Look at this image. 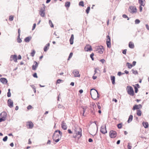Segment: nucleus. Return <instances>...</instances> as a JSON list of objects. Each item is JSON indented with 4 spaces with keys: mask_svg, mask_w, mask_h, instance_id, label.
<instances>
[{
    "mask_svg": "<svg viewBox=\"0 0 149 149\" xmlns=\"http://www.w3.org/2000/svg\"><path fill=\"white\" fill-rule=\"evenodd\" d=\"M90 94L92 98L94 100H95L99 97L97 91L93 88L91 89Z\"/></svg>",
    "mask_w": 149,
    "mask_h": 149,
    "instance_id": "obj_1",
    "label": "nucleus"
},
{
    "mask_svg": "<svg viewBox=\"0 0 149 149\" xmlns=\"http://www.w3.org/2000/svg\"><path fill=\"white\" fill-rule=\"evenodd\" d=\"M74 131L75 132L76 135L75 136H73L74 138H75L77 136L79 135V137H81L82 136L81 134V129L80 127H77L74 129Z\"/></svg>",
    "mask_w": 149,
    "mask_h": 149,
    "instance_id": "obj_2",
    "label": "nucleus"
},
{
    "mask_svg": "<svg viewBox=\"0 0 149 149\" xmlns=\"http://www.w3.org/2000/svg\"><path fill=\"white\" fill-rule=\"evenodd\" d=\"M127 92L128 94L132 96H133L134 93L133 88L132 87L130 86H128L126 88Z\"/></svg>",
    "mask_w": 149,
    "mask_h": 149,
    "instance_id": "obj_3",
    "label": "nucleus"
},
{
    "mask_svg": "<svg viewBox=\"0 0 149 149\" xmlns=\"http://www.w3.org/2000/svg\"><path fill=\"white\" fill-rule=\"evenodd\" d=\"M45 6L44 4H42V7L41 8L39 11V14L42 17H44L45 15Z\"/></svg>",
    "mask_w": 149,
    "mask_h": 149,
    "instance_id": "obj_4",
    "label": "nucleus"
},
{
    "mask_svg": "<svg viewBox=\"0 0 149 149\" xmlns=\"http://www.w3.org/2000/svg\"><path fill=\"white\" fill-rule=\"evenodd\" d=\"M95 51L97 53L102 54L103 53L104 49L102 46H96L95 47Z\"/></svg>",
    "mask_w": 149,
    "mask_h": 149,
    "instance_id": "obj_5",
    "label": "nucleus"
},
{
    "mask_svg": "<svg viewBox=\"0 0 149 149\" xmlns=\"http://www.w3.org/2000/svg\"><path fill=\"white\" fill-rule=\"evenodd\" d=\"M109 136L111 138H114L117 135V133L115 131L111 130L109 132Z\"/></svg>",
    "mask_w": 149,
    "mask_h": 149,
    "instance_id": "obj_6",
    "label": "nucleus"
},
{
    "mask_svg": "<svg viewBox=\"0 0 149 149\" xmlns=\"http://www.w3.org/2000/svg\"><path fill=\"white\" fill-rule=\"evenodd\" d=\"M72 73L75 77H80V74H79V72L77 70L75 69L73 70Z\"/></svg>",
    "mask_w": 149,
    "mask_h": 149,
    "instance_id": "obj_7",
    "label": "nucleus"
},
{
    "mask_svg": "<svg viewBox=\"0 0 149 149\" xmlns=\"http://www.w3.org/2000/svg\"><path fill=\"white\" fill-rule=\"evenodd\" d=\"M107 38L106 43L107 46L109 48H110L111 47V44L110 42V38L109 36L108 35L107 36Z\"/></svg>",
    "mask_w": 149,
    "mask_h": 149,
    "instance_id": "obj_8",
    "label": "nucleus"
},
{
    "mask_svg": "<svg viewBox=\"0 0 149 149\" xmlns=\"http://www.w3.org/2000/svg\"><path fill=\"white\" fill-rule=\"evenodd\" d=\"M100 132L103 134H105L107 132L106 129V126H102L101 127Z\"/></svg>",
    "mask_w": 149,
    "mask_h": 149,
    "instance_id": "obj_9",
    "label": "nucleus"
},
{
    "mask_svg": "<svg viewBox=\"0 0 149 149\" xmlns=\"http://www.w3.org/2000/svg\"><path fill=\"white\" fill-rule=\"evenodd\" d=\"M8 105L10 108H12L13 106V102L11 99H9L8 100Z\"/></svg>",
    "mask_w": 149,
    "mask_h": 149,
    "instance_id": "obj_10",
    "label": "nucleus"
},
{
    "mask_svg": "<svg viewBox=\"0 0 149 149\" xmlns=\"http://www.w3.org/2000/svg\"><path fill=\"white\" fill-rule=\"evenodd\" d=\"M130 9L131 10L130 12L132 13H134L136 12L137 9L136 7L135 6H130Z\"/></svg>",
    "mask_w": 149,
    "mask_h": 149,
    "instance_id": "obj_11",
    "label": "nucleus"
},
{
    "mask_svg": "<svg viewBox=\"0 0 149 149\" xmlns=\"http://www.w3.org/2000/svg\"><path fill=\"white\" fill-rule=\"evenodd\" d=\"M84 49L85 51L87 52L92 50V49L91 46L89 45H87L85 47Z\"/></svg>",
    "mask_w": 149,
    "mask_h": 149,
    "instance_id": "obj_12",
    "label": "nucleus"
},
{
    "mask_svg": "<svg viewBox=\"0 0 149 149\" xmlns=\"http://www.w3.org/2000/svg\"><path fill=\"white\" fill-rule=\"evenodd\" d=\"M142 108V106L141 104L139 105H135L133 107L132 109L134 110L135 109H141Z\"/></svg>",
    "mask_w": 149,
    "mask_h": 149,
    "instance_id": "obj_13",
    "label": "nucleus"
},
{
    "mask_svg": "<svg viewBox=\"0 0 149 149\" xmlns=\"http://www.w3.org/2000/svg\"><path fill=\"white\" fill-rule=\"evenodd\" d=\"M61 126L62 128L64 130H65L67 129V125L63 121L62 122Z\"/></svg>",
    "mask_w": 149,
    "mask_h": 149,
    "instance_id": "obj_14",
    "label": "nucleus"
},
{
    "mask_svg": "<svg viewBox=\"0 0 149 149\" xmlns=\"http://www.w3.org/2000/svg\"><path fill=\"white\" fill-rule=\"evenodd\" d=\"M0 81L3 84H6L7 83L8 81L5 78H0Z\"/></svg>",
    "mask_w": 149,
    "mask_h": 149,
    "instance_id": "obj_15",
    "label": "nucleus"
},
{
    "mask_svg": "<svg viewBox=\"0 0 149 149\" xmlns=\"http://www.w3.org/2000/svg\"><path fill=\"white\" fill-rule=\"evenodd\" d=\"M7 116V113L5 111L2 112L0 114V116L1 117L5 119H6Z\"/></svg>",
    "mask_w": 149,
    "mask_h": 149,
    "instance_id": "obj_16",
    "label": "nucleus"
},
{
    "mask_svg": "<svg viewBox=\"0 0 149 149\" xmlns=\"http://www.w3.org/2000/svg\"><path fill=\"white\" fill-rule=\"evenodd\" d=\"M34 63L35 64V65H33L32 66V69L33 70H35L36 69V68L38 66V64L36 61H34Z\"/></svg>",
    "mask_w": 149,
    "mask_h": 149,
    "instance_id": "obj_17",
    "label": "nucleus"
},
{
    "mask_svg": "<svg viewBox=\"0 0 149 149\" xmlns=\"http://www.w3.org/2000/svg\"><path fill=\"white\" fill-rule=\"evenodd\" d=\"M134 86L135 92L136 93H137L138 91V88H140V86L138 84H136L135 85H133Z\"/></svg>",
    "mask_w": 149,
    "mask_h": 149,
    "instance_id": "obj_18",
    "label": "nucleus"
},
{
    "mask_svg": "<svg viewBox=\"0 0 149 149\" xmlns=\"http://www.w3.org/2000/svg\"><path fill=\"white\" fill-rule=\"evenodd\" d=\"M11 58H12L13 60L15 62H17V56L14 55H11L10 56Z\"/></svg>",
    "mask_w": 149,
    "mask_h": 149,
    "instance_id": "obj_19",
    "label": "nucleus"
},
{
    "mask_svg": "<svg viewBox=\"0 0 149 149\" xmlns=\"http://www.w3.org/2000/svg\"><path fill=\"white\" fill-rule=\"evenodd\" d=\"M29 126L28 128L29 129H32L33 127V124L32 122L31 121L29 122L28 124L27 125Z\"/></svg>",
    "mask_w": 149,
    "mask_h": 149,
    "instance_id": "obj_20",
    "label": "nucleus"
},
{
    "mask_svg": "<svg viewBox=\"0 0 149 149\" xmlns=\"http://www.w3.org/2000/svg\"><path fill=\"white\" fill-rule=\"evenodd\" d=\"M74 39V36L73 34H72L71 37L70 39V43L71 45H72L73 43V40Z\"/></svg>",
    "mask_w": 149,
    "mask_h": 149,
    "instance_id": "obj_21",
    "label": "nucleus"
},
{
    "mask_svg": "<svg viewBox=\"0 0 149 149\" xmlns=\"http://www.w3.org/2000/svg\"><path fill=\"white\" fill-rule=\"evenodd\" d=\"M60 135H58V134H56V133H54L53 136V140H54L56 139H57L58 137H60Z\"/></svg>",
    "mask_w": 149,
    "mask_h": 149,
    "instance_id": "obj_22",
    "label": "nucleus"
},
{
    "mask_svg": "<svg viewBox=\"0 0 149 149\" xmlns=\"http://www.w3.org/2000/svg\"><path fill=\"white\" fill-rule=\"evenodd\" d=\"M49 43H48L46 44L44 48V50L45 52H46L48 49L49 46Z\"/></svg>",
    "mask_w": 149,
    "mask_h": 149,
    "instance_id": "obj_23",
    "label": "nucleus"
},
{
    "mask_svg": "<svg viewBox=\"0 0 149 149\" xmlns=\"http://www.w3.org/2000/svg\"><path fill=\"white\" fill-rule=\"evenodd\" d=\"M129 47L131 49H133L134 47V44L131 42H130L129 44Z\"/></svg>",
    "mask_w": 149,
    "mask_h": 149,
    "instance_id": "obj_24",
    "label": "nucleus"
},
{
    "mask_svg": "<svg viewBox=\"0 0 149 149\" xmlns=\"http://www.w3.org/2000/svg\"><path fill=\"white\" fill-rule=\"evenodd\" d=\"M115 77L114 76H111V81L112 83L113 84H115Z\"/></svg>",
    "mask_w": 149,
    "mask_h": 149,
    "instance_id": "obj_25",
    "label": "nucleus"
},
{
    "mask_svg": "<svg viewBox=\"0 0 149 149\" xmlns=\"http://www.w3.org/2000/svg\"><path fill=\"white\" fill-rule=\"evenodd\" d=\"M31 38V37H27L25 38L24 41L26 42H29Z\"/></svg>",
    "mask_w": 149,
    "mask_h": 149,
    "instance_id": "obj_26",
    "label": "nucleus"
},
{
    "mask_svg": "<svg viewBox=\"0 0 149 149\" xmlns=\"http://www.w3.org/2000/svg\"><path fill=\"white\" fill-rule=\"evenodd\" d=\"M143 125L144 127L146 128H147L148 127V124L147 122H143Z\"/></svg>",
    "mask_w": 149,
    "mask_h": 149,
    "instance_id": "obj_27",
    "label": "nucleus"
},
{
    "mask_svg": "<svg viewBox=\"0 0 149 149\" xmlns=\"http://www.w3.org/2000/svg\"><path fill=\"white\" fill-rule=\"evenodd\" d=\"M132 118L133 116L132 115H130L128 119L127 120V122L128 123H130L132 120Z\"/></svg>",
    "mask_w": 149,
    "mask_h": 149,
    "instance_id": "obj_28",
    "label": "nucleus"
},
{
    "mask_svg": "<svg viewBox=\"0 0 149 149\" xmlns=\"http://www.w3.org/2000/svg\"><path fill=\"white\" fill-rule=\"evenodd\" d=\"M145 0H139V2L141 6H144V4H143V2Z\"/></svg>",
    "mask_w": 149,
    "mask_h": 149,
    "instance_id": "obj_29",
    "label": "nucleus"
},
{
    "mask_svg": "<svg viewBox=\"0 0 149 149\" xmlns=\"http://www.w3.org/2000/svg\"><path fill=\"white\" fill-rule=\"evenodd\" d=\"M70 2L69 1H67L65 3V6L67 8H69L70 6Z\"/></svg>",
    "mask_w": 149,
    "mask_h": 149,
    "instance_id": "obj_30",
    "label": "nucleus"
},
{
    "mask_svg": "<svg viewBox=\"0 0 149 149\" xmlns=\"http://www.w3.org/2000/svg\"><path fill=\"white\" fill-rule=\"evenodd\" d=\"M141 111L140 110H138L137 111V114L139 116H141Z\"/></svg>",
    "mask_w": 149,
    "mask_h": 149,
    "instance_id": "obj_31",
    "label": "nucleus"
},
{
    "mask_svg": "<svg viewBox=\"0 0 149 149\" xmlns=\"http://www.w3.org/2000/svg\"><path fill=\"white\" fill-rule=\"evenodd\" d=\"M126 65L127 66L128 68L130 69L131 68L132 66V65L128 62L127 63Z\"/></svg>",
    "mask_w": 149,
    "mask_h": 149,
    "instance_id": "obj_32",
    "label": "nucleus"
},
{
    "mask_svg": "<svg viewBox=\"0 0 149 149\" xmlns=\"http://www.w3.org/2000/svg\"><path fill=\"white\" fill-rule=\"evenodd\" d=\"M58 132L59 133V134L60 135V136H62V132H61L60 130H56V131H55V133H56H56Z\"/></svg>",
    "mask_w": 149,
    "mask_h": 149,
    "instance_id": "obj_33",
    "label": "nucleus"
},
{
    "mask_svg": "<svg viewBox=\"0 0 149 149\" xmlns=\"http://www.w3.org/2000/svg\"><path fill=\"white\" fill-rule=\"evenodd\" d=\"M36 53V52L34 50H32V52L31 53V56L32 57H33L34 56V55Z\"/></svg>",
    "mask_w": 149,
    "mask_h": 149,
    "instance_id": "obj_34",
    "label": "nucleus"
},
{
    "mask_svg": "<svg viewBox=\"0 0 149 149\" xmlns=\"http://www.w3.org/2000/svg\"><path fill=\"white\" fill-rule=\"evenodd\" d=\"M58 107L59 109H63L65 108L64 107L63 105L60 104L58 105Z\"/></svg>",
    "mask_w": 149,
    "mask_h": 149,
    "instance_id": "obj_35",
    "label": "nucleus"
},
{
    "mask_svg": "<svg viewBox=\"0 0 149 149\" xmlns=\"http://www.w3.org/2000/svg\"><path fill=\"white\" fill-rule=\"evenodd\" d=\"M17 42L19 43H21L22 42V40L20 38V36H18V38L17 39Z\"/></svg>",
    "mask_w": 149,
    "mask_h": 149,
    "instance_id": "obj_36",
    "label": "nucleus"
},
{
    "mask_svg": "<svg viewBox=\"0 0 149 149\" xmlns=\"http://www.w3.org/2000/svg\"><path fill=\"white\" fill-rule=\"evenodd\" d=\"M49 25H50V26L51 27H54V25L53 24L52 21L51 20H49Z\"/></svg>",
    "mask_w": 149,
    "mask_h": 149,
    "instance_id": "obj_37",
    "label": "nucleus"
},
{
    "mask_svg": "<svg viewBox=\"0 0 149 149\" xmlns=\"http://www.w3.org/2000/svg\"><path fill=\"white\" fill-rule=\"evenodd\" d=\"M11 94L10 92V89H8V92L7 93V96L8 97H9L11 96Z\"/></svg>",
    "mask_w": 149,
    "mask_h": 149,
    "instance_id": "obj_38",
    "label": "nucleus"
},
{
    "mask_svg": "<svg viewBox=\"0 0 149 149\" xmlns=\"http://www.w3.org/2000/svg\"><path fill=\"white\" fill-rule=\"evenodd\" d=\"M79 5L80 6H81L82 7L84 6V3L83 1H81L79 2Z\"/></svg>",
    "mask_w": 149,
    "mask_h": 149,
    "instance_id": "obj_39",
    "label": "nucleus"
},
{
    "mask_svg": "<svg viewBox=\"0 0 149 149\" xmlns=\"http://www.w3.org/2000/svg\"><path fill=\"white\" fill-rule=\"evenodd\" d=\"M61 136H60V137H58V138L57 139H54V140L55 141V142H56V143H57L59 141L60 139L61 138Z\"/></svg>",
    "mask_w": 149,
    "mask_h": 149,
    "instance_id": "obj_40",
    "label": "nucleus"
},
{
    "mask_svg": "<svg viewBox=\"0 0 149 149\" xmlns=\"http://www.w3.org/2000/svg\"><path fill=\"white\" fill-rule=\"evenodd\" d=\"M127 148L128 149H131L132 148V146L131 144L130 143H128L127 145Z\"/></svg>",
    "mask_w": 149,
    "mask_h": 149,
    "instance_id": "obj_41",
    "label": "nucleus"
},
{
    "mask_svg": "<svg viewBox=\"0 0 149 149\" xmlns=\"http://www.w3.org/2000/svg\"><path fill=\"white\" fill-rule=\"evenodd\" d=\"M140 22L139 19H136L135 21V23L136 24H138Z\"/></svg>",
    "mask_w": 149,
    "mask_h": 149,
    "instance_id": "obj_42",
    "label": "nucleus"
},
{
    "mask_svg": "<svg viewBox=\"0 0 149 149\" xmlns=\"http://www.w3.org/2000/svg\"><path fill=\"white\" fill-rule=\"evenodd\" d=\"M94 54L93 53H92L90 55V57L93 61L94 60V58H93V56H94Z\"/></svg>",
    "mask_w": 149,
    "mask_h": 149,
    "instance_id": "obj_43",
    "label": "nucleus"
},
{
    "mask_svg": "<svg viewBox=\"0 0 149 149\" xmlns=\"http://www.w3.org/2000/svg\"><path fill=\"white\" fill-rule=\"evenodd\" d=\"M90 9V7H88L86 10V12L88 14Z\"/></svg>",
    "mask_w": 149,
    "mask_h": 149,
    "instance_id": "obj_44",
    "label": "nucleus"
},
{
    "mask_svg": "<svg viewBox=\"0 0 149 149\" xmlns=\"http://www.w3.org/2000/svg\"><path fill=\"white\" fill-rule=\"evenodd\" d=\"M123 18H127V20H129V18L125 14L123 15Z\"/></svg>",
    "mask_w": 149,
    "mask_h": 149,
    "instance_id": "obj_45",
    "label": "nucleus"
},
{
    "mask_svg": "<svg viewBox=\"0 0 149 149\" xmlns=\"http://www.w3.org/2000/svg\"><path fill=\"white\" fill-rule=\"evenodd\" d=\"M132 73L134 74H138V72L136 70H134L133 69L132 70Z\"/></svg>",
    "mask_w": 149,
    "mask_h": 149,
    "instance_id": "obj_46",
    "label": "nucleus"
},
{
    "mask_svg": "<svg viewBox=\"0 0 149 149\" xmlns=\"http://www.w3.org/2000/svg\"><path fill=\"white\" fill-rule=\"evenodd\" d=\"M117 127L118 129H121L122 128V124L119 123L117 125Z\"/></svg>",
    "mask_w": 149,
    "mask_h": 149,
    "instance_id": "obj_47",
    "label": "nucleus"
},
{
    "mask_svg": "<svg viewBox=\"0 0 149 149\" xmlns=\"http://www.w3.org/2000/svg\"><path fill=\"white\" fill-rule=\"evenodd\" d=\"M6 120V119L5 118L1 117L0 118V122H1L2 121H5Z\"/></svg>",
    "mask_w": 149,
    "mask_h": 149,
    "instance_id": "obj_48",
    "label": "nucleus"
},
{
    "mask_svg": "<svg viewBox=\"0 0 149 149\" xmlns=\"http://www.w3.org/2000/svg\"><path fill=\"white\" fill-rule=\"evenodd\" d=\"M8 139V137L7 136H5L3 139V140L4 141H7Z\"/></svg>",
    "mask_w": 149,
    "mask_h": 149,
    "instance_id": "obj_49",
    "label": "nucleus"
},
{
    "mask_svg": "<svg viewBox=\"0 0 149 149\" xmlns=\"http://www.w3.org/2000/svg\"><path fill=\"white\" fill-rule=\"evenodd\" d=\"M73 53L72 52L70 53L69 54L68 60H69L70 58H71L72 56Z\"/></svg>",
    "mask_w": 149,
    "mask_h": 149,
    "instance_id": "obj_50",
    "label": "nucleus"
},
{
    "mask_svg": "<svg viewBox=\"0 0 149 149\" xmlns=\"http://www.w3.org/2000/svg\"><path fill=\"white\" fill-rule=\"evenodd\" d=\"M13 18H14V17L13 16H10L9 17V20L10 21H12L13 20Z\"/></svg>",
    "mask_w": 149,
    "mask_h": 149,
    "instance_id": "obj_51",
    "label": "nucleus"
},
{
    "mask_svg": "<svg viewBox=\"0 0 149 149\" xmlns=\"http://www.w3.org/2000/svg\"><path fill=\"white\" fill-rule=\"evenodd\" d=\"M86 107H85L84 108V107H83L82 108L83 109V116H84V113L85 111L86 110Z\"/></svg>",
    "mask_w": 149,
    "mask_h": 149,
    "instance_id": "obj_52",
    "label": "nucleus"
},
{
    "mask_svg": "<svg viewBox=\"0 0 149 149\" xmlns=\"http://www.w3.org/2000/svg\"><path fill=\"white\" fill-rule=\"evenodd\" d=\"M32 108V107L30 105H29L27 107V109H29V110L31 109Z\"/></svg>",
    "mask_w": 149,
    "mask_h": 149,
    "instance_id": "obj_53",
    "label": "nucleus"
},
{
    "mask_svg": "<svg viewBox=\"0 0 149 149\" xmlns=\"http://www.w3.org/2000/svg\"><path fill=\"white\" fill-rule=\"evenodd\" d=\"M62 80L60 79H58L57 80L56 83L57 84H59L60 83L61 81Z\"/></svg>",
    "mask_w": 149,
    "mask_h": 149,
    "instance_id": "obj_54",
    "label": "nucleus"
},
{
    "mask_svg": "<svg viewBox=\"0 0 149 149\" xmlns=\"http://www.w3.org/2000/svg\"><path fill=\"white\" fill-rule=\"evenodd\" d=\"M33 76L34 77L37 78L38 77V76H37V73H34L33 75Z\"/></svg>",
    "mask_w": 149,
    "mask_h": 149,
    "instance_id": "obj_55",
    "label": "nucleus"
},
{
    "mask_svg": "<svg viewBox=\"0 0 149 149\" xmlns=\"http://www.w3.org/2000/svg\"><path fill=\"white\" fill-rule=\"evenodd\" d=\"M124 74V73H122L120 72H119L118 73V75L119 76H120L121 74Z\"/></svg>",
    "mask_w": 149,
    "mask_h": 149,
    "instance_id": "obj_56",
    "label": "nucleus"
},
{
    "mask_svg": "<svg viewBox=\"0 0 149 149\" xmlns=\"http://www.w3.org/2000/svg\"><path fill=\"white\" fill-rule=\"evenodd\" d=\"M36 24L35 23L34 24H33V26L32 29V30H33L35 29L36 26Z\"/></svg>",
    "mask_w": 149,
    "mask_h": 149,
    "instance_id": "obj_57",
    "label": "nucleus"
},
{
    "mask_svg": "<svg viewBox=\"0 0 149 149\" xmlns=\"http://www.w3.org/2000/svg\"><path fill=\"white\" fill-rule=\"evenodd\" d=\"M127 49H125L123 50V53L124 54H125L126 53Z\"/></svg>",
    "mask_w": 149,
    "mask_h": 149,
    "instance_id": "obj_58",
    "label": "nucleus"
},
{
    "mask_svg": "<svg viewBox=\"0 0 149 149\" xmlns=\"http://www.w3.org/2000/svg\"><path fill=\"white\" fill-rule=\"evenodd\" d=\"M141 6L139 7V11L140 12L142 11L143 7L141 6Z\"/></svg>",
    "mask_w": 149,
    "mask_h": 149,
    "instance_id": "obj_59",
    "label": "nucleus"
},
{
    "mask_svg": "<svg viewBox=\"0 0 149 149\" xmlns=\"http://www.w3.org/2000/svg\"><path fill=\"white\" fill-rule=\"evenodd\" d=\"M20 30L19 29H18V36H20Z\"/></svg>",
    "mask_w": 149,
    "mask_h": 149,
    "instance_id": "obj_60",
    "label": "nucleus"
},
{
    "mask_svg": "<svg viewBox=\"0 0 149 149\" xmlns=\"http://www.w3.org/2000/svg\"><path fill=\"white\" fill-rule=\"evenodd\" d=\"M100 61L102 63H103L104 62L105 60L104 59H102L100 60Z\"/></svg>",
    "mask_w": 149,
    "mask_h": 149,
    "instance_id": "obj_61",
    "label": "nucleus"
},
{
    "mask_svg": "<svg viewBox=\"0 0 149 149\" xmlns=\"http://www.w3.org/2000/svg\"><path fill=\"white\" fill-rule=\"evenodd\" d=\"M136 63V62L135 61H133L132 63V66H134L135 65Z\"/></svg>",
    "mask_w": 149,
    "mask_h": 149,
    "instance_id": "obj_62",
    "label": "nucleus"
},
{
    "mask_svg": "<svg viewBox=\"0 0 149 149\" xmlns=\"http://www.w3.org/2000/svg\"><path fill=\"white\" fill-rule=\"evenodd\" d=\"M88 141L89 142H91L93 141V140L91 138H90L88 139Z\"/></svg>",
    "mask_w": 149,
    "mask_h": 149,
    "instance_id": "obj_63",
    "label": "nucleus"
},
{
    "mask_svg": "<svg viewBox=\"0 0 149 149\" xmlns=\"http://www.w3.org/2000/svg\"><path fill=\"white\" fill-rule=\"evenodd\" d=\"M146 26L147 29L148 30H149V27L148 24H146Z\"/></svg>",
    "mask_w": 149,
    "mask_h": 149,
    "instance_id": "obj_64",
    "label": "nucleus"
}]
</instances>
